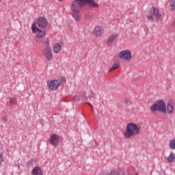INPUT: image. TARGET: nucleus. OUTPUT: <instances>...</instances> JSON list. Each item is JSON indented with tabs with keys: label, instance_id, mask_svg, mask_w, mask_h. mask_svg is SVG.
Segmentation results:
<instances>
[{
	"label": "nucleus",
	"instance_id": "1",
	"mask_svg": "<svg viewBox=\"0 0 175 175\" xmlns=\"http://www.w3.org/2000/svg\"><path fill=\"white\" fill-rule=\"evenodd\" d=\"M46 28H47V19L40 17L35 23L31 25L32 33H36L37 43H42V38L46 36Z\"/></svg>",
	"mask_w": 175,
	"mask_h": 175
},
{
	"label": "nucleus",
	"instance_id": "2",
	"mask_svg": "<svg viewBox=\"0 0 175 175\" xmlns=\"http://www.w3.org/2000/svg\"><path fill=\"white\" fill-rule=\"evenodd\" d=\"M85 6L83 0H74L71 3L72 16L75 21H80L81 20V8Z\"/></svg>",
	"mask_w": 175,
	"mask_h": 175
},
{
	"label": "nucleus",
	"instance_id": "3",
	"mask_svg": "<svg viewBox=\"0 0 175 175\" xmlns=\"http://www.w3.org/2000/svg\"><path fill=\"white\" fill-rule=\"evenodd\" d=\"M142 128L137 124L130 122L126 126V129L123 133L124 139H131L133 136H137L140 133Z\"/></svg>",
	"mask_w": 175,
	"mask_h": 175
},
{
	"label": "nucleus",
	"instance_id": "4",
	"mask_svg": "<svg viewBox=\"0 0 175 175\" xmlns=\"http://www.w3.org/2000/svg\"><path fill=\"white\" fill-rule=\"evenodd\" d=\"M154 17H155L157 23H162V21H163V16L162 14L159 12V10L157 7L150 8L146 14V18H148L150 23H153Z\"/></svg>",
	"mask_w": 175,
	"mask_h": 175
},
{
	"label": "nucleus",
	"instance_id": "5",
	"mask_svg": "<svg viewBox=\"0 0 175 175\" xmlns=\"http://www.w3.org/2000/svg\"><path fill=\"white\" fill-rule=\"evenodd\" d=\"M150 111H161V113H166V103L163 100H157L150 107Z\"/></svg>",
	"mask_w": 175,
	"mask_h": 175
},
{
	"label": "nucleus",
	"instance_id": "6",
	"mask_svg": "<svg viewBox=\"0 0 175 175\" xmlns=\"http://www.w3.org/2000/svg\"><path fill=\"white\" fill-rule=\"evenodd\" d=\"M119 58L124 61H131L132 59V53L129 50H124L119 53Z\"/></svg>",
	"mask_w": 175,
	"mask_h": 175
},
{
	"label": "nucleus",
	"instance_id": "7",
	"mask_svg": "<svg viewBox=\"0 0 175 175\" xmlns=\"http://www.w3.org/2000/svg\"><path fill=\"white\" fill-rule=\"evenodd\" d=\"M42 55L45 57L48 61H51V59H53V51H51V47H50V46H46L42 50Z\"/></svg>",
	"mask_w": 175,
	"mask_h": 175
},
{
	"label": "nucleus",
	"instance_id": "8",
	"mask_svg": "<svg viewBox=\"0 0 175 175\" xmlns=\"http://www.w3.org/2000/svg\"><path fill=\"white\" fill-rule=\"evenodd\" d=\"M47 85L49 88L53 91H55V90H57L58 87H59V82H58V81L55 79L49 80L47 81Z\"/></svg>",
	"mask_w": 175,
	"mask_h": 175
},
{
	"label": "nucleus",
	"instance_id": "9",
	"mask_svg": "<svg viewBox=\"0 0 175 175\" xmlns=\"http://www.w3.org/2000/svg\"><path fill=\"white\" fill-rule=\"evenodd\" d=\"M104 30L100 26H96L93 30V35L96 38H101L103 36Z\"/></svg>",
	"mask_w": 175,
	"mask_h": 175
},
{
	"label": "nucleus",
	"instance_id": "10",
	"mask_svg": "<svg viewBox=\"0 0 175 175\" xmlns=\"http://www.w3.org/2000/svg\"><path fill=\"white\" fill-rule=\"evenodd\" d=\"M118 38V33H114L111 34V36H109L107 41V46H111L116 40Z\"/></svg>",
	"mask_w": 175,
	"mask_h": 175
},
{
	"label": "nucleus",
	"instance_id": "11",
	"mask_svg": "<svg viewBox=\"0 0 175 175\" xmlns=\"http://www.w3.org/2000/svg\"><path fill=\"white\" fill-rule=\"evenodd\" d=\"M59 139H61V137L58 135L53 134L51 136L50 142L51 144L55 146V147H57V146H58Z\"/></svg>",
	"mask_w": 175,
	"mask_h": 175
},
{
	"label": "nucleus",
	"instance_id": "12",
	"mask_svg": "<svg viewBox=\"0 0 175 175\" xmlns=\"http://www.w3.org/2000/svg\"><path fill=\"white\" fill-rule=\"evenodd\" d=\"M82 2L85 3V5H88L89 8H99V4L95 2V0H82Z\"/></svg>",
	"mask_w": 175,
	"mask_h": 175
},
{
	"label": "nucleus",
	"instance_id": "13",
	"mask_svg": "<svg viewBox=\"0 0 175 175\" xmlns=\"http://www.w3.org/2000/svg\"><path fill=\"white\" fill-rule=\"evenodd\" d=\"M174 112V107H173V105L169 103L166 106V104H165V112L164 113H167V114H173Z\"/></svg>",
	"mask_w": 175,
	"mask_h": 175
},
{
	"label": "nucleus",
	"instance_id": "14",
	"mask_svg": "<svg viewBox=\"0 0 175 175\" xmlns=\"http://www.w3.org/2000/svg\"><path fill=\"white\" fill-rule=\"evenodd\" d=\"M61 49H62V45L59 43H55L53 45V53H55L56 54H59V53L61 51Z\"/></svg>",
	"mask_w": 175,
	"mask_h": 175
},
{
	"label": "nucleus",
	"instance_id": "15",
	"mask_svg": "<svg viewBox=\"0 0 175 175\" xmlns=\"http://www.w3.org/2000/svg\"><path fill=\"white\" fill-rule=\"evenodd\" d=\"M32 175H43V172H42V169L39 167H35L31 172Z\"/></svg>",
	"mask_w": 175,
	"mask_h": 175
},
{
	"label": "nucleus",
	"instance_id": "16",
	"mask_svg": "<svg viewBox=\"0 0 175 175\" xmlns=\"http://www.w3.org/2000/svg\"><path fill=\"white\" fill-rule=\"evenodd\" d=\"M83 17L85 20H88V21H90V20H92V18L94 17V12H86L84 14Z\"/></svg>",
	"mask_w": 175,
	"mask_h": 175
},
{
	"label": "nucleus",
	"instance_id": "17",
	"mask_svg": "<svg viewBox=\"0 0 175 175\" xmlns=\"http://www.w3.org/2000/svg\"><path fill=\"white\" fill-rule=\"evenodd\" d=\"M175 160V153L172 152L170 155L167 157V162L172 163Z\"/></svg>",
	"mask_w": 175,
	"mask_h": 175
},
{
	"label": "nucleus",
	"instance_id": "18",
	"mask_svg": "<svg viewBox=\"0 0 175 175\" xmlns=\"http://www.w3.org/2000/svg\"><path fill=\"white\" fill-rule=\"evenodd\" d=\"M120 62H117L113 64L111 68L109 70V72H113V70H116V69H118V68H120Z\"/></svg>",
	"mask_w": 175,
	"mask_h": 175
},
{
	"label": "nucleus",
	"instance_id": "19",
	"mask_svg": "<svg viewBox=\"0 0 175 175\" xmlns=\"http://www.w3.org/2000/svg\"><path fill=\"white\" fill-rule=\"evenodd\" d=\"M169 10H175V0H170Z\"/></svg>",
	"mask_w": 175,
	"mask_h": 175
},
{
	"label": "nucleus",
	"instance_id": "20",
	"mask_svg": "<svg viewBox=\"0 0 175 175\" xmlns=\"http://www.w3.org/2000/svg\"><path fill=\"white\" fill-rule=\"evenodd\" d=\"M170 148H171L172 150H175V139H172L170 142Z\"/></svg>",
	"mask_w": 175,
	"mask_h": 175
},
{
	"label": "nucleus",
	"instance_id": "21",
	"mask_svg": "<svg viewBox=\"0 0 175 175\" xmlns=\"http://www.w3.org/2000/svg\"><path fill=\"white\" fill-rule=\"evenodd\" d=\"M33 163H35V161H33V159L30 160L29 162L27 164V166H32V165H33Z\"/></svg>",
	"mask_w": 175,
	"mask_h": 175
},
{
	"label": "nucleus",
	"instance_id": "22",
	"mask_svg": "<svg viewBox=\"0 0 175 175\" xmlns=\"http://www.w3.org/2000/svg\"><path fill=\"white\" fill-rule=\"evenodd\" d=\"M89 96H90V98H94L95 97V94H94L93 91L90 92Z\"/></svg>",
	"mask_w": 175,
	"mask_h": 175
},
{
	"label": "nucleus",
	"instance_id": "23",
	"mask_svg": "<svg viewBox=\"0 0 175 175\" xmlns=\"http://www.w3.org/2000/svg\"><path fill=\"white\" fill-rule=\"evenodd\" d=\"M77 100H80V98H79L78 96H75L73 98V101L74 102H77Z\"/></svg>",
	"mask_w": 175,
	"mask_h": 175
},
{
	"label": "nucleus",
	"instance_id": "24",
	"mask_svg": "<svg viewBox=\"0 0 175 175\" xmlns=\"http://www.w3.org/2000/svg\"><path fill=\"white\" fill-rule=\"evenodd\" d=\"M2 162H3V155L2 153H0V164H1Z\"/></svg>",
	"mask_w": 175,
	"mask_h": 175
},
{
	"label": "nucleus",
	"instance_id": "25",
	"mask_svg": "<svg viewBox=\"0 0 175 175\" xmlns=\"http://www.w3.org/2000/svg\"><path fill=\"white\" fill-rule=\"evenodd\" d=\"M45 43H46V46H50V40L49 39H45ZM45 46V47H46Z\"/></svg>",
	"mask_w": 175,
	"mask_h": 175
},
{
	"label": "nucleus",
	"instance_id": "26",
	"mask_svg": "<svg viewBox=\"0 0 175 175\" xmlns=\"http://www.w3.org/2000/svg\"><path fill=\"white\" fill-rule=\"evenodd\" d=\"M10 103H12L13 105L14 103V99L10 98Z\"/></svg>",
	"mask_w": 175,
	"mask_h": 175
},
{
	"label": "nucleus",
	"instance_id": "27",
	"mask_svg": "<svg viewBox=\"0 0 175 175\" xmlns=\"http://www.w3.org/2000/svg\"><path fill=\"white\" fill-rule=\"evenodd\" d=\"M124 103H126V105H128V103H129V99L128 98L124 99Z\"/></svg>",
	"mask_w": 175,
	"mask_h": 175
},
{
	"label": "nucleus",
	"instance_id": "28",
	"mask_svg": "<svg viewBox=\"0 0 175 175\" xmlns=\"http://www.w3.org/2000/svg\"><path fill=\"white\" fill-rule=\"evenodd\" d=\"M89 106H90V107L92 108V110H93V107H92V104H91V103H86Z\"/></svg>",
	"mask_w": 175,
	"mask_h": 175
},
{
	"label": "nucleus",
	"instance_id": "29",
	"mask_svg": "<svg viewBox=\"0 0 175 175\" xmlns=\"http://www.w3.org/2000/svg\"><path fill=\"white\" fill-rule=\"evenodd\" d=\"M86 99H87V97H86V96H83V97L82 98V100H83V102H85Z\"/></svg>",
	"mask_w": 175,
	"mask_h": 175
},
{
	"label": "nucleus",
	"instance_id": "30",
	"mask_svg": "<svg viewBox=\"0 0 175 175\" xmlns=\"http://www.w3.org/2000/svg\"><path fill=\"white\" fill-rule=\"evenodd\" d=\"M172 27H175V18H174V21L172 23Z\"/></svg>",
	"mask_w": 175,
	"mask_h": 175
},
{
	"label": "nucleus",
	"instance_id": "31",
	"mask_svg": "<svg viewBox=\"0 0 175 175\" xmlns=\"http://www.w3.org/2000/svg\"><path fill=\"white\" fill-rule=\"evenodd\" d=\"M18 168L20 169V165H17Z\"/></svg>",
	"mask_w": 175,
	"mask_h": 175
},
{
	"label": "nucleus",
	"instance_id": "32",
	"mask_svg": "<svg viewBox=\"0 0 175 175\" xmlns=\"http://www.w3.org/2000/svg\"><path fill=\"white\" fill-rule=\"evenodd\" d=\"M57 1H63V0H57Z\"/></svg>",
	"mask_w": 175,
	"mask_h": 175
},
{
	"label": "nucleus",
	"instance_id": "33",
	"mask_svg": "<svg viewBox=\"0 0 175 175\" xmlns=\"http://www.w3.org/2000/svg\"><path fill=\"white\" fill-rule=\"evenodd\" d=\"M135 175H137V174H135Z\"/></svg>",
	"mask_w": 175,
	"mask_h": 175
}]
</instances>
